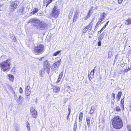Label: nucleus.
<instances>
[{
    "mask_svg": "<svg viewBox=\"0 0 131 131\" xmlns=\"http://www.w3.org/2000/svg\"><path fill=\"white\" fill-rule=\"evenodd\" d=\"M68 111L69 112V113L68 115V116H69V115H70L71 112V109L70 108H68Z\"/></svg>",
    "mask_w": 131,
    "mask_h": 131,
    "instance_id": "nucleus-44",
    "label": "nucleus"
},
{
    "mask_svg": "<svg viewBox=\"0 0 131 131\" xmlns=\"http://www.w3.org/2000/svg\"><path fill=\"white\" fill-rule=\"evenodd\" d=\"M100 23L99 22H98L96 24V25L95 26V27H96L100 24Z\"/></svg>",
    "mask_w": 131,
    "mask_h": 131,
    "instance_id": "nucleus-47",
    "label": "nucleus"
},
{
    "mask_svg": "<svg viewBox=\"0 0 131 131\" xmlns=\"http://www.w3.org/2000/svg\"><path fill=\"white\" fill-rule=\"evenodd\" d=\"M13 40L14 41H15L16 40V39L15 37H14L13 38Z\"/></svg>",
    "mask_w": 131,
    "mask_h": 131,
    "instance_id": "nucleus-52",
    "label": "nucleus"
},
{
    "mask_svg": "<svg viewBox=\"0 0 131 131\" xmlns=\"http://www.w3.org/2000/svg\"><path fill=\"white\" fill-rule=\"evenodd\" d=\"M24 9V8L23 7H22L21 8V9H20V11H21V12H22L23 11Z\"/></svg>",
    "mask_w": 131,
    "mask_h": 131,
    "instance_id": "nucleus-49",
    "label": "nucleus"
},
{
    "mask_svg": "<svg viewBox=\"0 0 131 131\" xmlns=\"http://www.w3.org/2000/svg\"><path fill=\"white\" fill-rule=\"evenodd\" d=\"M29 23L33 24L34 26L40 30H44L47 26V25L46 23L42 21L35 20L33 18H31L28 21L27 24Z\"/></svg>",
    "mask_w": 131,
    "mask_h": 131,
    "instance_id": "nucleus-1",
    "label": "nucleus"
},
{
    "mask_svg": "<svg viewBox=\"0 0 131 131\" xmlns=\"http://www.w3.org/2000/svg\"><path fill=\"white\" fill-rule=\"evenodd\" d=\"M45 70H46L43 69L39 71V74L41 77H43V76L45 74Z\"/></svg>",
    "mask_w": 131,
    "mask_h": 131,
    "instance_id": "nucleus-14",
    "label": "nucleus"
},
{
    "mask_svg": "<svg viewBox=\"0 0 131 131\" xmlns=\"http://www.w3.org/2000/svg\"><path fill=\"white\" fill-rule=\"evenodd\" d=\"M73 11H71L70 13H69V17H70V16H72V14H73Z\"/></svg>",
    "mask_w": 131,
    "mask_h": 131,
    "instance_id": "nucleus-37",
    "label": "nucleus"
},
{
    "mask_svg": "<svg viewBox=\"0 0 131 131\" xmlns=\"http://www.w3.org/2000/svg\"><path fill=\"white\" fill-rule=\"evenodd\" d=\"M115 109L116 111L117 112L120 111L121 110L120 108L118 106H116L115 107Z\"/></svg>",
    "mask_w": 131,
    "mask_h": 131,
    "instance_id": "nucleus-28",
    "label": "nucleus"
},
{
    "mask_svg": "<svg viewBox=\"0 0 131 131\" xmlns=\"http://www.w3.org/2000/svg\"><path fill=\"white\" fill-rule=\"evenodd\" d=\"M53 92L56 93H58L60 91V88L58 86H54L53 88Z\"/></svg>",
    "mask_w": 131,
    "mask_h": 131,
    "instance_id": "nucleus-12",
    "label": "nucleus"
},
{
    "mask_svg": "<svg viewBox=\"0 0 131 131\" xmlns=\"http://www.w3.org/2000/svg\"><path fill=\"white\" fill-rule=\"evenodd\" d=\"M74 126H77V122L75 121L74 124Z\"/></svg>",
    "mask_w": 131,
    "mask_h": 131,
    "instance_id": "nucleus-50",
    "label": "nucleus"
},
{
    "mask_svg": "<svg viewBox=\"0 0 131 131\" xmlns=\"http://www.w3.org/2000/svg\"><path fill=\"white\" fill-rule=\"evenodd\" d=\"M38 9L36 8H34L33 9V11L30 13V14H33L38 12Z\"/></svg>",
    "mask_w": 131,
    "mask_h": 131,
    "instance_id": "nucleus-20",
    "label": "nucleus"
},
{
    "mask_svg": "<svg viewBox=\"0 0 131 131\" xmlns=\"http://www.w3.org/2000/svg\"><path fill=\"white\" fill-rule=\"evenodd\" d=\"M11 64V59H8L5 61L2 62L0 64L1 69L5 72L8 71Z\"/></svg>",
    "mask_w": 131,
    "mask_h": 131,
    "instance_id": "nucleus-3",
    "label": "nucleus"
},
{
    "mask_svg": "<svg viewBox=\"0 0 131 131\" xmlns=\"http://www.w3.org/2000/svg\"><path fill=\"white\" fill-rule=\"evenodd\" d=\"M83 116V113L82 112H81L79 114V122H81Z\"/></svg>",
    "mask_w": 131,
    "mask_h": 131,
    "instance_id": "nucleus-17",
    "label": "nucleus"
},
{
    "mask_svg": "<svg viewBox=\"0 0 131 131\" xmlns=\"http://www.w3.org/2000/svg\"><path fill=\"white\" fill-rule=\"evenodd\" d=\"M125 24L127 25H129L131 24V18H129L125 21Z\"/></svg>",
    "mask_w": 131,
    "mask_h": 131,
    "instance_id": "nucleus-13",
    "label": "nucleus"
},
{
    "mask_svg": "<svg viewBox=\"0 0 131 131\" xmlns=\"http://www.w3.org/2000/svg\"><path fill=\"white\" fill-rule=\"evenodd\" d=\"M60 12V10L58 7L56 6H55L52 9L50 14V18L52 19L53 18H57L59 15Z\"/></svg>",
    "mask_w": 131,
    "mask_h": 131,
    "instance_id": "nucleus-4",
    "label": "nucleus"
},
{
    "mask_svg": "<svg viewBox=\"0 0 131 131\" xmlns=\"http://www.w3.org/2000/svg\"><path fill=\"white\" fill-rule=\"evenodd\" d=\"M91 9H90L89 10V11L88 13L87 16L84 17V19L87 20L90 16L92 14V13L91 11Z\"/></svg>",
    "mask_w": 131,
    "mask_h": 131,
    "instance_id": "nucleus-16",
    "label": "nucleus"
},
{
    "mask_svg": "<svg viewBox=\"0 0 131 131\" xmlns=\"http://www.w3.org/2000/svg\"><path fill=\"white\" fill-rule=\"evenodd\" d=\"M43 69L46 70L47 73H49L50 67L48 60H46L43 63Z\"/></svg>",
    "mask_w": 131,
    "mask_h": 131,
    "instance_id": "nucleus-6",
    "label": "nucleus"
},
{
    "mask_svg": "<svg viewBox=\"0 0 131 131\" xmlns=\"http://www.w3.org/2000/svg\"><path fill=\"white\" fill-rule=\"evenodd\" d=\"M90 118L89 117H88L86 118V120L87 125L89 127L90 126Z\"/></svg>",
    "mask_w": 131,
    "mask_h": 131,
    "instance_id": "nucleus-19",
    "label": "nucleus"
},
{
    "mask_svg": "<svg viewBox=\"0 0 131 131\" xmlns=\"http://www.w3.org/2000/svg\"><path fill=\"white\" fill-rule=\"evenodd\" d=\"M91 109L93 110V111H94L96 109L95 107V106H92L91 108Z\"/></svg>",
    "mask_w": 131,
    "mask_h": 131,
    "instance_id": "nucleus-43",
    "label": "nucleus"
},
{
    "mask_svg": "<svg viewBox=\"0 0 131 131\" xmlns=\"http://www.w3.org/2000/svg\"><path fill=\"white\" fill-rule=\"evenodd\" d=\"M106 25H105L102 28V29H104L106 27Z\"/></svg>",
    "mask_w": 131,
    "mask_h": 131,
    "instance_id": "nucleus-55",
    "label": "nucleus"
},
{
    "mask_svg": "<svg viewBox=\"0 0 131 131\" xmlns=\"http://www.w3.org/2000/svg\"><path fill=\"white\" fill-rule=\"evenodd\" d=\"M61 79L58 78V80H57V82H56L57 83H58L59 82V81H60Z\"/></svg>",
    "mask_w": 131,
    "mask_h": 131,
    "instance_id": "nucleus-45",
    "label": "nucleus"
},
{
    "mask_svg": "<svg viewBox=\"0 0 131 131\" xmlns=\"http://www.w3.org/2000/svg\"><path fill=\"white\" fill-rule=\"evenodd\" d=\"M63 75V72H61L60 73V74L59 75V78L61 79L62 76Z\"/></svg>",
    "mask_w": 131,
    "mask_h": 131,
    "instance_id": "nucleus-32",
    "label": "nucleus"
},
{
    "mask_svg": "<svg viewBox=\"0 0 131 131\" xmlns=\"http://www.w3.org/2000/svg\"><path fill=\"white\" fill-rule=\"evenodd\" d=\"M23 102L22 100L18 99L17 102L19 104H21Z\"/></svg>",
    "mask_w": 131,
    "mask_h": 131,
    "instance_id": "nucleus-30",
    "label": "nucleus"
},
{
    "mask_svg": "<svg viewBox=\"0 0 131 131\" xmlns=\"http://www.w3.org/2000/svg\"><path fill=\"white\" fill-rule=\"evenodd\" d=\"M128 69V71L131 70V67H130V68H129L128 69Z\"/></svg>",
    "mask_w": 131,
    "mask_h": 131,
    "instance_id": "nucleus-54",
    "label": "nucleus"
},
{
    "mask_svg": "<svg viewBox=\"0 0 131 131\" xmlns=\"http://www.w3.org/2000/svg\"><path fill=\"white\" fill-rule=\"evenodd\" d=\"M88 29L85 28V27L83 29V30L82 32L83 33H86L87 31H88Z\"/></svg>",
    "mask_w": 131,
    "mask_h": 131,
    "instance_id": "nucleus-31",
    "label": "nucleus"
},
{
    "mask_svg": "<svg viewBox=\"0 0 131 131\" xmlns=\"http://www.w3.org/2000/svg\"><path fill=\"white\" fill-rule=\"evenodd\" d=\"M127 128L128 131H131V128L130 126H127Z\"/></svg>",
    "mask_w": 131,
    "mask_h": 131,
    "instance_id": "nucleus-41",
    "label": "nucleus"
},
{
    "mask_svg": "<svg viewBox=\"0 0 131 131\" xmlns=\"http://www.w3.org/2000/svg\"><path fill=\"white\" fill-rule=\"evenodd\" d=\"M112 52L111 51H110L108 52V57H110L111 56Z\"/></svg>",
    "mask_w": 131,
    "mask_h": 131,
    "instance_id": "nucleus-36",
    "label": "nucleus"
},
{
    "mask_svg": "<svg viewBox=\"0 0 131 131\" xmlns=\"http://www.w3.org/2000/svg\"><path fill=\"white\" fill-rule=\"evenodd\" d=\"M52 0H49V1H48L47 3V4L46 6H47L52 1Z\"/></svg>",
    "mask_w": 131,
    "mask_h": 131,
    "instance_id": "nucleus-33",
    "label": "nucleus"
},
{
    "mask_svg": "<svg viewBox=\"0 0 131 131\" xmlns=\"http://www.w3.org/2000/svg\"><path fill=\"white\" fill-rule=\"evenodd\" d=\"M60 52V51H58L57 52H55L54 53L53 55L54 56H56L59 54Z\"/></svg>",
    "mask_w": 131,
    "mask_h": 131,
    "instance_id": "nucleus-27",
    "label": "nucleus"
},
{
    "mask_svg": "<svg viewBox=\"0 0 131 131\" xmlns=\"http://www.w3.org/2000/svg\"><path fill=\"white\" fill-rule=\"evenodd\" d=\"M94 111L93 110L91 109V110L90 112V114H92L93 113Z\"/></svg>",
    "mask_w": 131,
    "mask_h": 131,
    "instance_id": "nucleus-39",
    "label": "nucleus"
},
{
    "mask_svg": "<svg viewBox=\"0 0 131 131\" xmlns=\"http://www.w3.org/2000/svg\"><path fill=\"white\" fill-rule=\"evenodd\" d=\"M15 128L16 131H19L20 130L19 126L17 124H14Z\"/></svg>",
    "mask_w": 131,
    "mask_h": 131,
    "instance_id": "nucleus-18",
    "label": "nucleus"
},
{
    "mask_svg": "<svg viewBox=\"0 0 131 131\" xmlns=\"http://www.w3.org/2000/svg\"><path fill=\"white\" fill-rule=\"evenodd\" d=\"M68 117H69V116H68V117H67V119H68Z\"/></svg>",
    "mask_w": 131,
    "mask_h": 131,
    "instance_id": "nucleus-58",
    "label": "nucleus"
},
{
    "mask_svg": "<svg viewBox=\"0 0 131 131\" xmlns=\"http://www.w3.org/2000/svg\"><path fill=\"white\" fill-rule=\"evenodd\" d=\"M94 69L92 70L90 72V75H88V77L89 78H92L94 77Z\"/></svg>",
    "mask_w": 131,
    "mask_h": 131,
    "instance_id": "nucleus-15",
    "label": "nucleus"
},
{
    "mask_svg": "<svg viewBox=\"0 0 131 131\" xmlns=\"http://www.w3.org/2000/svg\"><path fill=\"white\" fill-rule=\"evenodd\" d=\"M25 95L27 96H29L31 93L30 88L29 86H27L25 87Z\"/></svg>",
    "mask_w": 131,
    "mask_h": 131,
    "instance_id": "nucleus-9",
    "label": "nucleus"
},
{
    "mask_svg": "<svg viewBox=\"0 0 131 131\" xmlns=\"http://www.w3.org/2000/svg\"><path fill=\"white\" fill-rule=\"evenodd\" d=\"M128 71V69H126L125 70H121L119 72V73L120 74H124L126 72Z\"/></svg>",
    "mask_w": 131,
    "mask_h": 131,
    "instance_id": "nucleus-23",
    "label": "nucleus"
},
{
    "mask_svg": "<svg viewBox=\"0 0 131 131\" xmlns=\"http://www.w3.org/2000/svg\"><path fill=\"white\" fill-rule=\"evenodd\" d=\"M9 77V80L12 81H13L14 80V77L13 76L11 75H8Z\"/></svg>",
    "mask_w": 131,
    "mask_h": 131,
    "instance_id": "nucleus-26",
    "label": "nucleus"
},
{
    "mask_svg": "<svg viewBox=\"0 0 131 131\" xmlns=\"http://www.w3.org/2000/svg\"><path fill=\"white\" fill-rule=\"evenodd\" d=\"M109 22V21H108L105 24V25H106V26L108 24V23Z\"/></svg>",
    "mask_w": 131,
    "mask_h": 131,
    "instance_id": "nucleus-56",
    "label": "nucleus"
},
{
    "mask_svg": "<svg viewBox=\"0 0 131 131\" xmlns=\"http://www.w3.org/2000/svg\"><path fill=\"white\" fill-rule=\"evenodd\" d=\"M30 112L32 116L34 118H36L37 116V111H36L35 109L33 107L31 108Z\"/></svg>",
    "mask_w": 131,
    "mask_h": 131,
    "instance_id": "nucleus-10",
    "label": "nucleus"
},
{
    "mask_svg": "<svg viewBox=\"0 0 131 131\" xmlns=\"http://www.w3.org/2000/svg\"><path fill=\"white\" fill-rule=\"evenodd\" d=\"M124 98L123 99H122L121 100V104H122V106L123 107V109H124Z\"/></svg>",
    "mask_w": 131,
    "mask_h": 131,
    "instance_id": "nucleus-29",
    "label": "nucleus"
},
{
    "mask_svg": "<svg viewBox=\"0 0 131 131\" xmlns=\"http://www.w3.org/2000/svg\"><path fill=\"white\" fill-rule=\"evenodd\" d=\"M122 94L121 92H119L118 93L117 95V97L118 98V100L119 101L120 98Z\"/></svg>",
    "mask_w": 131,
    "mask_h": 131,
    "instance_id": "nucleus-25",
    "label": "nucleus"
},
{
    "mask_svg": "<svg viewBox=\"0 0 131 131\" xmlns=\"http://www.w3.org/2000/svg\"><path fill=\"white\" fill-rule=\"evenodd\" d=\"M23 91L21 88L20 87L19 88V92L20 93H23Z\"/></svg>",
    "mask_w": 131,
    "mask_h": 131,
    "instance_id": "nucleus-38",
    "label": "nucleus"
},
{
    "mask_svg": "<svg viewBox=\"0 0 131 131\" xmlns=\"http://www.w3.org/2000/svg\"><path fill=\"white\" fill-rule=\"evenodd\" d=\"M102 31L101 30L100 31H99L98 32V34H99V33H100Z\"/></svg>",
    "mask_w": 131,
    "mask_h": 131,
    "instance_id": "nucleus-53",
    "label": "nucleus"
},
{
    "mask_svg": "<svg viewBox=\"0 0 131 131\" xmlns=\"http://www.w3.org/2000/svg\"><path fill=\"white\" fill-rule=\"evenodd\" d=\"M85 127L86 128V126ZM85 129H86V128H85Z\"/></svg>",
    "mask_w": 131,
    "mask_h": 131,
    "instance_id": "nucleus-60",
    "label": "nucleus"
},
{
    "mask_svg": "<svg viewBox=\"0 0 131 131\" xmlns=\"http://www.w3.org/2000/svg\"><path fill=\"white\" fill-rule=\"evenodd\" d=\"M99 41V42H98V46H101V41Z\"/></svg>",
    "mask_w": 131,
    "mask_h": 131,
    "instance_id": "nucleus-40",
    "label": "nucleus"
},
{
    "mask_svg": "<svg viewBox=\"0 0 131 131\" xmlns=\"http://www.w3.org/2000/svg\"><path fill=\"white\" fill-rule=\"evenodd\" d=\"M18 4L17 2H12L10 5V10L11 12H13L17 8Z\"/></svg>",
    "mask_w": 131,
    "mask_h": 131,
    "instance_id": "nucleus-7",
    "label": "nucleus"
},
{
    "mask_svg": "<svg viewBox=\"0 0 131 131\" xmlns=\"http://www.w3.org/2000/svg\"><path fill=\"white\" fill-rule=\"evenodd\" d=\"M23 97L22 96H20L18 99L22 100L23 99Z\"/></svg>",
    "mask_w": 131,
    "mask_h": 131,
    "instance_id": "nucleus-48",
    "label": "nucleus"
},
{
    "mask_svg": "<svg viewBox=\"0 0 131 131\" xmlns=\"http://www.w3.org/2000/svg\"><path fill=\"white\" fill-rule=\"evenodd\" d=\"M104 29H102V28L101 29V30L102 31Z\"/></svg>",
    "mask_w": 131,
    "mask_h": 131,
    "instance_id": "nucleus-59",
    "label": "nucleus"
},
{
    "mask_svg": "<svg viewBox=\"0 0 131 131\" xmlns=\"http://www.w3.org/2000/svg\"><path fill=\"white\" fill-rule=\"evenodd\" d=\"M92 26V24L90 23L89 24L88 26H86L85 27V28H86L88 29H90V30H91Z\"/></svg>",
    "mask_w": 131,
    "mask_h": 131,
    "instance_id": "nucleus-24",
    "label": "nucleus"
},
{
    "mask_svg": "<svg viewBox=\"0 0 131 131\" xmlns=\"http://www.w3.org/2000/svg\"><path fill=\"white\" fill-rule=\"evenodd\" d=\"M61 61V59L59 60L58 61L53 64L52 67V68L53 70H56L58 69L60 65L59 63Z\"/></svg>",
    "mask_w": 131,
    "mask_h": 131,
    "instance_id": "nucleus-8",
    "label": "nucleus"
},
{
    "mask_svg": "<svg viewBox=\"0 0 131 131\" xmlns=\"http://www.w3.org/2000/svg\"><path fill=\"white\" fill-rule=\"evenodd\" d=\"M79 12H78L76 11L75 12L73 20V22H75L76 21V20L78 19V15H79Z\"/></svg>",
    "mask_w": 131,
    "mask_h": 131,
    "instance_id": "nucleus-11",
    "label": "nucleus"
},
{
    "mask_svg": "<svg viewBox=\"0 0 131 131\" xmlns=\"http://www.w3.org/2000/svg\"><path fill=\"white\" fill-rule=\"evenodd\" d=\"M104 36V35L103 34V33H102L98 37V41H101L103 39Z\"/></svg>",
    "mask_w": 131,
    "mask_h": 131,
    "instance_id": "nucleus-21",
    "label": "nucleus"
},
{
    "mask_svg": "<svg viewBox=\"0 0 131 131\" xmlns=\"http://www.w3.org/2000/svg\"><path fill=\"white\" fill-rule=\"evenodd\" d=\"M123 0H118V3L119 4H121Z\"/></svg>",
    "mask_w": 131,
    "mask_h": 131,
    "instance_id": "nucleus-42",
    "label": "nucleus"
},
{
    "mask_svg": "<svg viewBox=\"0 0 131 131\" xmlns=\"http://www.w3.org/2000/svg\"><path fill=\"white\" fill-rule=\"evenodd\" d=\"M44 46L42 45H38L37 47H35L34 49V52L40 54L43 52Z\"/></svg>",
    "mask_w": 131,
    "mask_h": 131,
    "instance_id": "nucleus-5",
    "label": "nucleus"
},
{
    "mask_svg": "<svg viewBox=\"0 0 131 131\" xmlns=\"http://www.w3.org/2000/svg\"><path fill=\"white\" fill-rule=\"evenodd\" d=\"M1 6L0 5V10L1 11L2 10V9L1 8Z\"/></svg>",
    "mask_w": 131,
    "mask_h": 131,
    "instance_id": "nucleus-57",
    "label": "nucleus"
},
{
    "mask_svg": "<svg viewBox=\"0 0 131 131\" xmlns=\"http://www.w3.org/2000/svg\"><path fill=\"white\" fill-rule=\"evenodd\" d=\"M45 0H44V1H45Z\"/></svg>",
    "mask_w": 131,
    "mask_h": 131,
    "instance_id": "nucleus-61",
    "label": "nucleus"
},
{
    "mask_svg": "<svg viewBox=\"0 0 131 131\" xmlns=\"http://www.w3.org/2000/svg\"><path fill=\"white\" fill-rule=\"evenodd\" d=\"M112 96H113V99H114L115 98V94H114L113 93H112Z\"/></svg>",
    "mask_w": 131,
    "mask_h": 131,
    "instance_id": "nucleus-51",
    "label": "nucleus"
},
{
    "mask_svg": "<svg viewBox=\"0 0 131 131\" xmlns=\"http://www.w3.org/2000/svg\"><path fill=\"white\" fill-rule=\"evenodd\" d=\"M104 20V19H103V18H101L100 17L99 22L100 23H101L102 21H103Z\"/></svg>",
    "mask_w": 131,
    "mask_h": 131,
    "instance_id": "nucleus-34",
    "label": "nucleus"
},
{
    "mask_svg": "<svg viewBox=\"0 0 131 131\" xmlns=\"http://www.w3.org/2000/svg\"><path fill=\"white\" fill-rule=\"evenodd\" d=\"M107 14L105 13H102L100 16V17L101 18L104 19V17H105L106 15Z\"/></svg>",
    "mask_w": 131,
    "mask_h": 131,
    "instance_id": "nucleus-22",
    "label": "nucleus"
},
{
    "mask_svg": "<svg viewBox=\"0 0 131 131\" xmlns=\"http://www.w3.org/2000/svg\"><path fill=\"white\" fill-rule=\"evenodd\" d=\"M28 124L27 125V128L28 130H30V124L28 123Z\"/></svg>",
    "mask_w": 131,
    "mask_h": 131,
    "instance_id": "nucleus-35",
    "label": "nucleus"
},
{
    "mask_svg": "<svg viewBox=\"0 0 131 131\" xmlns=\"http://www.w3.org/2000/svg\"><path fill=\"white\" fill-rule=\"evenodd\" d=\"M111 121L113 127L115 129H119L123 126L122 120L119 116L114 117L112 119Z\"/></svg>",
    "mask_w": 131,
    "mask_h": 131,
    "instance_id": "nucleus-2",
    "label": "nucleus"
},
{
    "mask_svg": "<svg viewBox=\"0 0 131 131\" xmlns=\"http://www.w3.org/2000/svg\"><path fill=\"white\" fill-rule=\"evenodd\" d=\"M77 126H74L73 130L74 131H75L77 129Z\"/></svg>",
    "mask_w": 131,
    "mask_h": 131,
    "instance_id": "nucleus-46",
    "label": "nucleus"
}]
</instances>
